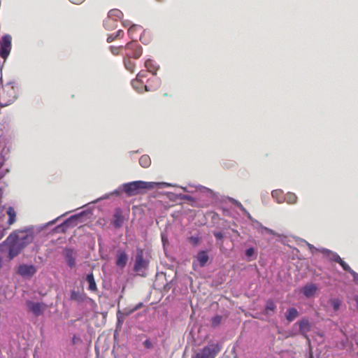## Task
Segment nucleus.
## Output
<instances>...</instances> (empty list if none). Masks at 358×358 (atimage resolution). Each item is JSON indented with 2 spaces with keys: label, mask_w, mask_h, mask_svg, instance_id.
Returning <instances> with one entry per match:
<instances>
[{
  "label": "nucleus",
  "mask_w": 358,
  "mask_h": 358,
  "mask_svg": "<svg viewBox=\"0 0 358 358\" xmlns=\"http://www.w3.org/2000/svg\"><path fill=\"white\" fill-rule=\"evenodd\" d=\"M33 232L28 228L12 232L6 239L4 243L8 247V257L13 259L22 250L34 241Z\"/></svg>",
  "instance_id": "1"
},
{
  "label": "nucleus",
  "mask_w": 358,
  "mask_h": 358,
  "mask_svg": "<svg viewBox=\"0 0 358 358\" xmlns=\"http://www.w3.org/2000/svg\"><path fill=\"white\" fill-rule=\"evenodd\" d=\"M124 193L127 196L131 197L138 195L144 189H151L155 187L165 188L172 186L171 183L161 182H145L143 180H136L122 184Z\"/></svg>",
  "instance_id": "2"
},
{
  "label": "nucleus",
  "mask_w": 358,
  "mask_h": 358,
  "mask_svg": "<svg viewBox=\"0 0 358 358\" xmlns=\"http://www.w3.org/2000/svg\"><path fill=\"white\" fill-rule=\"evenodd\" d=\"M14 82H8L2 87L0 92V107H6L13 103L17 97V90Z\"/></svg>",
  "instance_id": "3"
},
{
  "label": "nucleus",
  "mask_w": 358,
  "mask_h": 358,
  "mask_svg": "<svg viewBox=\"0 0 358 358\" xmlns=\"http://www.w3.org/2000/svg\"><path fill=\"white\" fill-rule=\"evenodd\" d=\"M149 259L144 257V250L140 248H136L133 271L141 277H146V271L149 267Z\"/></svg>",
  "instance_id": "4"
},
{
  "label": "nucleus",
  "mask_w": 358,
  "mask_h": 358,
  "mask_svg": "<svg viewBox=\"0 0 358 358\" xmlns=\"http://www.w3.org/2000/svg\"><path fill=\"white\" fill-rule=\"evenodd\" d=\"M85 214V211H82L79 213L70 216L61 224H58L55 228V231L58 233H65L69 227L76 226L78 224V220Z\"/></svg>",
  "instance_id": "5"
},
{
  "label": "nucleus",
  "mask_w": 358,
  "mask_h": 358,
  "mask_svg": "<svg viewBox=\"0 0 358 358\" xmlns=\"http://www.w3.org/2000/svg\"><path fill=\"white\" fill-rule=\"evenodd\" d=\"M220 348L217 344L208 345L192 356V358H215Z\"/></svg>",
  "instance_id": "6"
},
{
  "label": "nucleus",
  "mask_w": 358,
  "mask_h": 358,
  "mask_svg": "<svg viewBox=\"0 0 358 358\" xmlns=\"http://www.w3.org/2000/svg\"><path fill=\"white\" fill-rule=\"evenodd\" d=\"M12 37L9 34L3 35L0 40V57L7 59L11 50Z\"/></svg>",
  "instance_id": "7"
},
{
  "label": "nucleus",
  "mask_w": 358,
  "mask_h": 358,
  "mask_svg": "<svg viewBox=\"0 0 358 358\" xmlns=\"http://www.w3.org/2000/svg\"><path fill=\"white\" fill-rule=\"evenodd\" d=\"M17 273L22 277L30 278L37 272V268L33 264H21L17 266Z\"/></svg>",
  "instance_id": "8"
},
{
  "label": "nucleus",
  "mask_w": 358,
  "mask_h": 358,
  "mask_svg": "<svg viewBox=\"0 0 358 358\" xmlns=\"http://www.w3.org/2000/svg\"><path fill=\"white\" fill-rule=\"evenodd\" d=\"M26 304L28 310L32 313L36 317H38L43 315L46 308V304L43 302L27 301Z\"/></svg>",
  "instance_id": "9"
},
{
  "label": "nucleus",
  "mask_w": 358,
  "mask_h": 358,
  "mask_svg": "<svg viewBox=\"0 0 358 358\" xmlns=\"http://www.w3.org/2000/svg\"><path fill=\"white\" fill-rule=\"evenodd\" d=\"M63 255L68 266L73 268L76 266V251L71 248H65L63 250Z\"/></svg>",
  "instance_id": "10"
},
{
  "label": "nucleus",
  "mask_w": 358,
  "mask_h": 358,
  "mask_svg": "<svg viewBox=\"0 0 358 358\" xmlns=\"http://www.w3.org/2000/svg\"><path fill=\"white\" fill-rule=\"evenodd\" d=\"M124 48L126 50H129L127 53H130L131 55V57L134 59H137L142 55V47L134 41L128 43Z\"/></svg>",
  "instance_id": "11"
},
{
  "label": "nucleus",
  "mask_w": 358,
  "mask_h": 358,
  "mask_svg": "<svg viewBox=\"0 0 358 358\" xmlns=\"http://www.w3.org/2000/svg\"><path fill=\"white\" fill-rule=\"evenodd\" d=\"M89 298L83 289H71L70 291L69 299L78 304L86 301Z\"/></svg>",
  "instance_id": "12"
},
{
  "label": "nucleus",
  "mask_w": 358,
  "mask_h": 358,
  "mask_svg": "<svg viewBox=\"0 0 358 358\" xmlns=\"http://www.w3.org/2000/svg\"><path fill=\"white\" fill-rule=\"evenodd\" d=\"M123 13L118 9H112L108 12V17L103 21L104 27L110 30V27L108 25V22L111 20L117 21L119 19H122Z\"/></svg>",
  "instance_id": "13"
},
{
  "label": "nucleus",
  "mask_w": 358,
  "mask_h": 358,
  "mask_svg": "<svg viewBox=\"0 0 358 358\" xmlns=\"http://www.w3.org/2000/svg\"><path fill=\"white\" fill-rule=\"evenodd\" d=\"M252 222V227L254 229H256L258 233L261 234H268L269 235L277 236V234L271 229L262 225L261 222L255 218L250 220Z\"/></svg>",
  "instance_id": "14"
},
{
  "label": "nucleus",
  "mask_w": 358,
  "mask_h": 358,
  "mask_svg": "<svg viewBox=\"0 0 358 358\" xmlns=\"http://www.w3.org/2000/svg\"><path fill=\"white\" fill-rule=\"evenodd\" d=\"M128 259L129 256L125 251L122 250H117L116 255L115 264L119 268H124L127 264Z\"/></svg>",
  "instance_id": "15"
},
{
  "label": "nucleus",
  "mask_w": 358,
  "mask_h": 358,
  "mask_svg": "<svg viewBox=\"0 0 358 358\" xmlns=\"http://www.w3.org/2000/svg\"><path fill=\"white\" fill-rule=\"evenodd\" d=\"M340 264V266L342 267V268L345 271L350 273V275L353 278V280L356 284L358 285V273H356L355 271H353L350 266L344 262L341 258L338 259V262H336Z\"/></svg>",
  "instance_id": "16"
},
{
  "label": "nucleus",
  "mask_w": 358,
  "mask_h": 358,
  "mask_svg": "<svg viewBox=\"0 0 358 358\" xmlns=\"http://www.w3.org/2000/svg\"><path fill=\"white\" fill-rule=\"evenodd\" d=\"M299 331L301 335L306 336L308 332L311 329V325L307 318H303L298 322Z\"/></svg>",
  "instance_id": "17"
},
{
  "label": "nucleus",
  "mask_w": 358,
  "mask_h": 358,
  "mask_svg": "<svg viewBox=\"0 0 358 358\" xmlns=\"http://www.w3.org/2000/svg\"><path fill=\"white\" fill-rule=\"evenodd\" d=\"M124 222V217L122 215L121 209L117 208L113 215V220L112 221V224L117 229L120 228Z\"/></svg>",
  "instance_id": "18"
},
{
  "label": "nucleus",
  "mask_w": 358,
  "mask_h": 358,
  "mask_svg": "<svg viewBox=\"0 0 358 358\" xmlns=\"http://www.w3.org/2000/svg\"><path fill=\"white\" fill-rule=\"evenodd\" d=\"M144 66L147 71L154 76L157 74V71L159 69V66L151 59H146Z\"/></svg>",
  "instance_id": "19"
},
{
  "label": "nucleus",
  "mask_w": 358,
  "mask_h": 358,
  "mask_svg": "<svg viewBox=\"0 0 358 358\" xmlns=\"http://www.w3.org/2000/svg\"><path fill=\"white\" fill-rule=\"evenodd\" d=\"M320 252L322 253L325 257L329 258V260L334 262H337L338 259L341 258V257L336 252L324 248H320Z\"/></svg>",
  "instance_id": "20"
},
{
  "label": "nucleus",
  "mask_w": 358,
  "mask_h": 358,
  "mask_svg": "<svg viewBox=\"0 0 358 358\" xmlns=\"http://www.w3.org/2000/svg\"><path fill=\"white\" fill-rule=\"evenodd\" d=\"M147 72H148L146 70H141L136 76V79L131 81V85L133 87L137 90L138 92H142L143 91L138 87V83L141 82L142 83V78H144L147 76Z\"/></svg>",
  "instance_id": "21"
},
{
  "label": "nucleus",
  "mask_w": 358,
  "mask_h": 358,
  "mask_svg": "<svg viewBox=\"0 0 358 358\" xmlns=\"http://www.w3.org/2000/svg\"><path fill=\"white\" fill-rule=\"evenodd\" d=\"M196 259L200 266L203 267L209 260V256L206 250H201L197 253Z\"/></svg>",
  "instance_id": "22"
},
{
  "label": "nucleus",
  "mask_w": 358,
  "mask_h": 358,
  "mask_svg": "<svg viewBox=\"0 0 358 358\" xmlns=\"http://www.w3.org/2000/svg\"><path fill=\"white\" fill-rule=\"evenodd\" d=\"M316 291L317 286L314 284L307 285L302 289V292L306 297H311L314 296Z\"/></svg>",
  "instance_id": "23"
},
{
  "label": "nucleus",
  "mask_w": 358,
  "mask_h": 358,
  "mask_svg": "<svg viewBox=\"0 0 358 358\" xmlns=\"http://www.w3.org/2000/svg\"><path fill=\"white\" fill-rule=\"evenodd\" d=\"M271 196L278 203H282L285 201L286 199H284L285 195L283 194V191L280 189L273 190L271 192Z\"/></svg>",
  "instance_id": "24"
},
{
  "label": "nucleus",
  "mask_w": 358,
  "mask_h": 358,
  "mask_svg": "<svg viewBox=\"0 0 358 358\" xmlns=\"http://www.w3.org/2000/svg\"><path fill=\"white\" fill-rule=\"evenodd\" d=\"M131 55L130 53H126V56L123 59V63L126 69L131 72L134 71L135 63L131 60Z\"/></svg>",
  "instance_id": "25"
},
{
  "label": "nucleus",
  "mask_w": 358,
  "mask_h": 358,
  "mask_svg": "<svg viewBox=\"0 0 358 358\" xmlns=\"http://www.w3.org/2000/svg\"><path fill=\"white\" fill-rule=\"evenodd\" d=\"M299 316V312L295 308H289L285 313V317L289 322L294 321Z\"/></svg>",
  "instance_id": "26"
},
{
  "label": "nucleus",
  "mask_w": 358,
  "mask_h": 358,
  "mask_svg": "<svg viewBox=\"0 0 358 358\" xmlns=\"http://www.w3.org/2000/svg\"><path fill=\"white\" fill-rule=\"evenodd\" d=\"M86 281L89 284L88 289L92 292L97 290L96 284L94 280V274L92 272L88 273L86 276Z\"/></svg>",
  "instance_id": "27"
},
{
  "label": "nucleus",
  "mask_w": 358,
  "mask_h": 358,
  "mask_svg": "<svg viewBox=\"0 0 358 358\" xmlns=\"http://www.w3.org/2000/svg\"><path fill=\"white\" fill-rule=\"evenodd\" d=\"M6 213L8 215V224L11 225L16 221V213L13 207L9 206L7 208Z\"/></svg>",
  "instance_id": "28"
},
{
  "label": "nucleus",
  "mask_w": 358,
  "mask_h": 358,
  "mask_svg": "<svg viewBox=\"0 0 358 358\" xmlns=\"http://www.w3.org/2000/svg\"><path fill=\"white\" fill-rule=\"evenodd\" d=\"M284 199H285V201L288 203V204H295L297 203L298 201V197L297 196L293 193V192H287L285 195V197Z\"/></svg>",
  "instance_id": "29"
},
{
  "label": "nucleus",
  "mask_w": 358,
  "mask_h": 358,
  "mask_svg": "<svg viewBox=\"0 0 358 358\" xmlns=\"http://www.w3.org/2000/svg\"><path fill=\"white\" fill-rule=\"evenodd\" d=\"M276 305L273 300L268 299L266 301L264 311L266 312V314H268V311L275 312L276 310Z\"/></svg>",
  "instance_id": "30"
},
{
  "label": "nucleus",
  "mask_w": 358,
  "mask_h": 358,
  "mask_svg": "<svg viewBox=\"0 0 358 358\" xmlns=\"http://www.w3.org/2000/svg\"><path fill=\"white\" fill-rule=\"evenodd\" d=\"M151 164V159L150 157L147 155H142L139 159V164L143 167L147 168Z\"/></svg>",
  "instance_id": "31"
},
{
  "label": "nucleus",
  "mask_w": 358,
  "mask_h": 358,
  "mask_svg": "<svg viewBox=\"0 0 358 358\" xmlns=\"http://www.w3.org/2000/svg\"><path fill=\"white\" fill-rule=\"evenodd\" d=\"M223 320V316L220 315H215L211 318V326L213 328H216L220 326Z\"/></svg>",
  "instance_id": "32"
},
{
  "label": "nucleus",
  "mask_w": 358,
  "mask_h": 358,
  "mask_svg": "<svg viewBox=\"0 0 358 358\" xmlns=\"http://www.w3.org/2000/svg\"><path fill=\"white\" fill-rule=\"evenodd\" d=\"M142 30V27L141 26H138L137 24H131L129 29H128V34L130 35L131 38L134 40V36H133L134 33L136 31H141Z\"/></svg>",
  "instance_id": "33"
},
{
  "label": "nucleus",
  "mask_w": 358,
  "mask_h": 358,
  "mask_svg": "<svg viewBox=\"0 0 358 358\" xmlns=\"http://www.w3.org/2000/svg\"><path fill=\"white\" fill-rule=\"evenodd\" d=\"M125 315L122 313L121 310H117V328L121 327L124 322Z\"/></svg>",
  "instance_id": "34"
},
{
  "label": "nucleus",
  "mask_w": 358,
  "mask_h": 358,
  "mask_svg": "<svg viewBox=\"0 0 358 358\" xmlns=\"http://www.w3.org/2000/svg\"><path fill=\"white\" fill-rule=\"evenodd\" d=\"M155 86L148 87V85H144L145 90L147 92H149L150 90H157L159 87L161 82L159 78H155Z\"/></svg>",
  "instance_id": "35"
},
{
  "label": "nucleus",
  "mask_w": 358,
  "mask_h": 358,
  "mask_svg": "<svg viewBox=\"0 0 358 358\" xmlns=\"http://www.w3.org/2000/svg\"><path fill=\"white\" fill-rule=\"evenodd\" d=\"M122 193H124L123 189H122V185H120L117 189L112 191L110 192L111 196H120Z\"/></svg>",
  "instance_id": "36"
},
{
  "label": "nucleus",
  "mask_w": 358,
  "mask_h": 358,
  "mask_svg": "<svg viewBox=\"0 0 358 358\" xmlns=\"http://www.w3.org/2000/svg\"><path fill=\"white\" fill-rule=\"evenodd\" d=\"M245 254L248 258H250L255 255V250L253 247H250L245 250Z\"/></svg>",
  "instance_id": "37"
},
{
  "label": "nucleus",
  "mask_w": 358,
  "mask_h": 358,
  "mask_svg": "<svg viewBox=\"0 0 358 358\" xmlns=\"http://www.w3.org/2000/svg\"><path fill=\"white\" fill-rule=\"evenodd\" d=\"M213 235L217 239V241H221V244H222V239L224 238V234L222 231H214Z\"/></svg>",
  "instance_id": "38"
},
{
  "label": "nucleus",
  "mask_w": 358,
  "mask_h": 358,
  "mask_svg": "<svg viewBox=\"0 0 358 358\" xmlns=\"http://www.w3.org/2000/svg\"><path fill=\"white\" fill-rule=\"evenodd\" d=\"M306 245L308 246V249L310 250V252L313 254H314L316 252H320V248H316L313 245L308 243L307 241H306Z\"/></svg>",
  "instance_id": "39"
},
{
  "label": "nucleus",
  "mask_w": 358,
  "mask_h": 358,
  "mask_svg": "<svg viewBox=\"0 0 358 358\" xmlns=\"http://www.w3.org/2000/svg\"><path fill=\"white\" fill-rule=\"evenodd\" d=\"M199 238L198 236H192L189 238V242L193 245H196L199 242Z\"/></svg>",
  "instance_id": "40"
},
{
  "label": "nucleus",
  "mask_w": 358,
  "mask_h": 358,
  "mask_svg": "<svg viewBox=\"0 0 358 358\" xmlns=\"http://www.w3.org/2000/svg\"><path fill=\"white\" fill-rule=\"evenodd\" d=\"M111 196V194H110V192L108 193V194H106L104 195H103L102 196H101L100 198L97 199L96 200H95L93 203H98L99 201H102V200H104V199H109L110 197Z\"/></svg>",
  "instance_id": "41"
},
{
  "label": "nucleus",
  "mask_w": 358,
  "mask_h": 358,
  "mask_svg": "<svg viewBox=\"0 0 358 358\" xmlns=\"http://www.w3.org/2000/svg\"><path fill=\"white\" fill-rule=\"evenodd\" d=\"M143 345L145 348L147 349H151L153 348V345H152V343L151 342V341L150 339H146L144 342H143Z\"/></svg>",
  "instance_id": "42"
},
{
  "label": "nucleus",
  "mask_w": 358,
  "mask_h": 358,
  "mask_svg": "<svg viewBox=\"0 0 358 358\" xmlns=\"http://www.w3.org/2000/svg\"><path fill=\"white\" fill-rule=\"evenodd\" d=\"M122 48H123V46H122V45L119 46V47L110 46V49L111 52L113 55H116L119 53V50Z\"/></svg>",
  "instance_id": "43"
},
{
  "label": "nucleus",
  "mask_w": 358,
  "mask_h": 358,
  "mask_svg": "<svg viewBox=\"0 0 358 358\" xmlns=\"http://www.w3.org/2000/svg\"><path fill=\"white\" fill-rule=\"evenodd\" d=\"M161 238L164 246L168 243V237L164 233L161 234Z\"/></svg>",
  "instance_id": "44"
},
{
  "label": "nucleus",
  "mask_w": 358,
  "mask_h": 358,
  "mask_svg": "<svg viewBox=\"0 0 358 358\" xmlns=\"http://www.w3.org/2000/svg\"><path fill=\"white\" fill-rule=\"evenodd\" d=\"M229 201L233 203L234 205L236 206L238 208V206L241 204V203L240 201H238V200L234 199V198H231L229 197Z\"/></svg>",
  "instance_id": "45"
},
{
  "label": "nucleus",
  "mask_w": 358,
  "mask_h": 358,
  "mask_svg": "<svg viewBox=\"0 0 358 358\" xmlns=\"http://www.w3.org/2000/svg\"><path fill=\"white\" fill-rule=\"evenodd\" d=\"M135 312L134 310H133V308L131 309H124L122 312V313L126 316H128L130 314H131L132 313Z\"/></svg>",
  "instance_id": "46"
},
{
  "label": "nucleus",
  "mask_w": 358,
  "mask_h": 358,
  "mask_svg": "<svg viewBox=\"0 0 358 358\" xmlns=\"http://www.w3.org/2000/svg\"><path fill=\"white\" fill-rule=\"evenodd\" d=\"M332 306L334 310H338L340 307V302L338 300H334Z\"/></svg>",
  "instance_id": "47"
},
{
  "label": "nucleus",
  "mask_w": 358,
  "mask_h": 358,
  "mask_svg": "<svg viewBox=\"0 0 358 358\" xmlns=\"http://www.w3.org/2000/svg\"><path fill=\"white\" fill-rule=\"evenodd\" d=\"M116 38V36L114 35V34H111L110 36H108L107 38V42L108 43H111L112 41H113Z\"/></svg>",
  "instance_id": "48"
},
{
  "label": "nucleus",
  "mask_w": 358,
  "mask_h": 358,
  "mask_svg": "<svg viewBox=\"0 0 358 358\" xmlns=\"http://www.w3.org/2000/svg\"><path fill=\"white\" fill-rule=\"evenodd\" d=\"M143 303L140 302L138 303H137L134 308H133V310L136 311V310H139L140 308H141L143 307Z\"/></svg>",
  "instance_id": "49"
},
{
  "label": "nucleus",
  "mask_w": 358,
  "mask_h": 358,
  "mask_svg": "<svg viewBox=\"0 0 358 358\" xmlns=\"http://www.w3.org/2000/svg\"><path fill=\"white\" fill-rule=\"evenodd\" d=\"M182 199H185V200H187V201H194V199L192 196L190 195H187V194H185V195H183L182 196Z\"/></svg>",
  "instance_id": "50"
},
{
  "label": "nucleus",
  "mask_w": 358,
  "mask_h": 358,
  "mask_svg": "<svg viewBox=\"0 0 358 358\" xmlns=\"http://www.w3.org/2000/svg\"><path fill=\"white\" fill-rule=\"evenodd\" d=\"M72 3L74 4H80L82 3L85 0H69Z\"/></svg>",
  "instance_id": "51"
},
{
  "label": "nucleus",
  "mask_w": 358,
  "mask_h": 358,
  "mask_svg": "<svg viewBox=\"0 0 358 358\" xmlns=\"http://www.w3.org/2000/svg\"><path fill=\"white\" fill-rule=\"evenodd\" d=\"M246 216L250 220L251 219H252L253 217H252V215H250V213L245 209V211H243V212Z\"/></svg>",
  "instance_id": "52"
},
{
  "label": "nucleus",
  "mask_w": 358,
  "mask_h": 358,
  "mask_svg": "<svg viewBox=\"0 0 358 358\" xmlns=\"http://www.w3.org/2000/svg\"><path fill=\"white\" fill-rule=\"evenodd\" d=\"M122 34H123V31H122V30L120 29L117 31V33L115 34V36H116V38H117V37H120Z\"/></svg>",
  "instance_id": "53"
},
{
  "label": "nucleus",
  "mask_w": 358,
  "mask_h": 358,
  "mask_svg": "<svg viewBox=\"0 0 358 358\" xmlns=\"http://www.w3.org/2000/svg\"><path fill=\"white\" fill-rule=\"evenodd\" d=\"M9 170L6 169L3 172H0V179L2 178L7 173H8Z\"/></svg>",
  "instance_id": "54"
},
{
  "label": "nucleus",
  "mask_w": 358,
  "mask_h": 358,
  "mask_svg": "<svg viewBox=\"0 0 358 358\" xmlns=\"http://www.w3.org/2000/svg\"><path fill=\"white\" fill-rule=\"evenodd\" d=\"M199 187L200 189H204V190H205L206 192H212V190H211V189H210L209 188H207V187H203V186H201V185H199Z\"/></svg>",
  "instance_id": "55"
},
{
  "label": "nucleus",
  "mask_w": 358,
  "mask_h": 358,
  "mask_svg": "<svg viewBox=\"0 0 358 358\" xmlns=\"http://www.w3.org/2000/svg\"><path fill=\"white\" fill-rule=\"evenodd\" d=\"M116 21L111 20L110 22H108V25L110 27V29H112L115 25L114 24Z\"/></svg>",
  "instance_id": "56"
},
{
  "label": "nucleus",
  "mask_w": 358,
  "mask_h": 358,
  "mask_svg": "<svg viewBox=\"0 0 358 358\" xmlns=\"http://www.w3.org/2000/svg\"><path fill=\"white\" fill-rule=\"evenodd\" d=\"M59 218V217H58L57 218L52 220V221H50L47 224L48 225H51V224H53L56 222V221Z\"/></svg>",
  "instance_id": "57"
},
{
  "label": "nucleus",
  "mask_w": 358,
  "mask_h": 358,
  "mask_svg": "<svg viewBox=\"0 0 358 358\" xmlns=\"http://www.w3.org/2000/svg\"><path fill=\"white\" fill-rule=\"evenodd\" d=\"M129 24H130V22H129V21H123V22H122V24H123V26H124V27H127V26H129Z\"/></svg>",
  "instance_id": "58"
},
{
  "label": "nucleus",
  "mask_w": 358,
  "mask_h": 358,
  "mask_svg": "<svg viewBox=\"0 0 358 358\" xmlns=\"http://www.w3.org/2000/svg\"><path fill=\"white\" fill-rule=\"evenodd\" d=\"M239 209L243 212V211H245V208L243 207V206L242 204H241L239 206H238Z\"/></svg>",
  "instance_id": "59"
},
{
  "label": "nucleus",
  "mask_w": 358,
  "mask_h": 358,
  "mask_svg": "<svg viewBox=\"0 0 358 358\" xmlns=\"http://www.w3.org/2000/svg\"><path fill=\"white\" fill-rule=\"evenodd\" d=\"M3 235V227L0 226V239L2 238Z\"/></svg>",
  "instance_id": "60"
},
{
  "label": "nucleus",
  "mask_w": 358,
  "mask_h": 358,
  "mask_svg": "<svg viewBox=\"0 0 358 358\" xmlns=\"http://www.w3.org/2000/svg\"><path fill=\"white\" fill-rule=\"evenodd\" d=\"M308 358H315V357H314V355H313V353L312 352H310L309 353Z\"/></svg>",
  "instance_id": "61"
},
{
  "label": "nucleus",
  "mask_w": 358,
  "mask_h": 358,
  "mask_svg": "<svg viewBox=\"0 0 358 358\" xmlns=\"http://www.w3.org/2000/svg\"><path fill=\"white\" fill-rule=\"evenodd\" d=\"M164 288H165V289H170V285H169V284H166V285L164 286Z\"/></svg>",
  "instance_id": "62"
},
{
  "label": "nucleus",
  "mask_w": 358,
  "mask_h": 358,
  "mask_svg": "<svg viewBox=\"0 0 358 358\" xmlns=\"http://www.w3.org/2000/svg\"><path fill=\"white\" fill-rule=\"evenodd\" d=\"M3 163L0 161V169L2 167Z\"/></svg>",
  "instance_id": "63"
},
{
  "label": "nucleus",
  "mask_w": 358,
  "mask_h": 358,
  "mask_svg": "<svg viewBox=\"0 0 358 358\" xmlns=\"http://www.w3.org/2000/svg\"><path fill=\"white\" fill-rule=\"evenodd\" d=\"M76 337H73V342L74 343Z\"/></svg>",
  "instance_id": "64"
}]
</instances>
